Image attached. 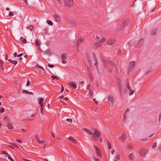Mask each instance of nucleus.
<instances>
[{
	"label": "nucleus",
	"mask_w": 161,
	"mask_h": 161,
	"mask_svg": "<svg viewBox=\"0 0 161 161\" xmlns=\"http://www.w3.org/2000/svg\"><path fill=\"white\" fill-rule=\"evenodd\" d=\"M82 129L83 130H84L89 135H92L93 134L92 132L90 130L84 128H83Z\"/></svg>",
	"instance_id": "nucleus-13"
},
{
	"label": "nucleus",
	"mask_w": 161,
	"mask_h": 161,
	"mask_svg": "<svg viewBox=\"0 0 161 161\" xmlns=\"http://www.w3.org/2000/svg\"><path fill=\"white\" fill-rule=\"evenodd\" d=\"M156 144L157 143L156 142L154 143L153 144L152 147L154 148H156Z\"/></svg>",
	"instance_id": "nucleus-43"
},
{
	"label": "nucleus",
	"mask_w": 161,
	"mask_h": 161,
	"mask_svg": "<svg viewBox=\"0 0 161 161\" xmlns=\"http://www.w3.org/2000/svg\"><path fill=\"white\" fill-rule=\"evenodd\" d=\"M157 31V30L156 29H153L151 32V34L152 35L154 36L156 34Z\"/></svg>",
	"instance_id": "nucleus-16"
},
{
	"label": "nucleus",
	"mask_w": 161,
	"mask_h": 161,
	"mask_svg": "<svg viewBox=\"0 0 161 161\" xmlns=\"http://www.w3.org/2000/svg\"><path fill=\"white\" fill-rule=\"evenodd\" d=\"M4 110H5V109L3 108V107L1 108L0 109V113H3V112H4Z\"/></svg>",
	"instance_id": "nucleus-45"
},
{
	"label": "nucleus",
	"mask_w": 161,
	"mask_h": 161,
	"mask_svg": "<svg viewBox=\"0 0 161 161\" xmlns=\"http://www.w3.org/2000/svg\"><path fill=\"white\" fill-rule=\"evenodd\" d=\"M93 57L94 60L95 61L97 60V58L96 57L95 54H93Z\"/></svg>",
	"instance_id": "nucleus-40"
},
{
	"label": "nucleus",
	"mask_w": 161,
	"mask_h": 161,
	"mask_svg": "<svg viewBox=\"0 0 161 161\" xmlns=\"http://www.w3.org/2000/svg\"><path fill=\"white\" fill-rule=\"evenodd\" d=\"M35 137H36V140H37V142L38 143H42V142L41 141L39 140V138H38V136H36Z\"/></svg>",
	"instance_id": "nucleus-37"
},
{
	"label": "nucleus",
	"mask_w": 161,
	"mask_h": 161,
	"mask_svg": "<svg viewBox=\"0 0 161 161\" xmlns=\"http://www.w3.org/2000/svg\"><path fill=\"white\" fill-rule=\"evenodd\" d=\"M38 103L41 106H43V99L42 98H40L38 99Z\"/></svg>",
	"instance_id": "nucleus-14"
},
{
	"label": "nucleus",
	"mask_w": 161,
	"mask_h": 161,
	"mask_svg": "<svg viewBox=\"0 0 161 161\" xmlns=\"http://www.w3.org/2000/svg\"><path fill=\"white\" fill-rule=\"evenodd\" d=\"M127 87L129 90L130 93L129 94V95L131 96L133 94V93L134 92L131 89V87L129 85V83H128L127 84Z\"/></svg>",
	"instance_id": "nucleus-11"
},
{
	"label": "nucleus",
	"mask_w": 161,
	"mask_h": 161,
	"mask_svg": "<svg viewBox=\"0 0 161 161\" xmlns=\"http://www.w3.org/2000/svg\"><path fill=\"white\" fill-rule=\"evenodd\" d=\"M35 43L36 45L38 47H40L41 45V42L39 39H37L36 40Z\"/></svg>",
	"instance_id": "nucleus-19"
},
{
	"label": "nucleus",
	"mask_w": 161,
	"mask_h": 161,
	"mask_svg": "<svg viewBox=\"0 0 161 161\" xmlns=\"http://www.w3.org/2000/svg\"><path fill=\"white\" fill-rule=\"evenodd\" d=\"M94 147L96 152L100 150L98 148L97 146H94Z\"/></svg>",
	"instance_id": "nucleus-42"
},
{
	"label": "nucleus",
	"mask_w": 161,
	"mask_h": 161,
	"mask_svg": "<svg viewBox=\"0 0 161 161\" xmlns=\"http://www.w3.org/2000/svg\"><path fill=\"white\" fill-rule=\"evenodd\" d=\"M66 121L70 122L71 123L72 122V119H66Z\"/></svg>",
	"instance_id": "nucleus-51"
},
{
	"label": "nucleus",
	"mask_w": 161,
	"mask_h": 161,
	"mask_svg": "<svg viewBox=\"0 0 161 161\" xmlns=\"http://www.w3.org/2000/svg\"><path fill=\"white\" fill-rule=\"evenodd\" d=\"M93 158L94 161H98V159L95 157L93 156Z\"/></svg>",
	"instance_id": "nucleus-57"
},
{
	"label": "nucleus",
	"mask_w": 161,
	"mask_h": 161,
	"mask_svg": "<svg viewBox=\"0 0 161 161\" xmlns=\"http://www.w3.org/2000/svg\"><path fill=\"white\" fill-rule=\"evenodd\" d=\"M64 2L65 6L68 7H72L74 5L73 0H65Z\"/></svg>",
	"instance_id": "nucleus-3"
},
{
	"label": "nucleus",
	"mask_w": 161,
	"mask_h": 161,
	"mask_svg": "<svg viewBox=\"0 0 161 161\" xmlns=\"http://www.w3.org/2000/svg\"><path fill=\"white\" fill-rule=\"evenodd\" d=\"M8 158L11 161H14L12 158L9 156V155H8Z\"/></svg>",
	"instance_id": "nucleus-53"
},
{
	"label": "nucleus",
	"mask_w": 161,
	"mask_h": 161,
	"mask_svg": "<svg viewBox=\"0 0 161 161\" xmlns=\"http://www.w3.org/2000/svg\"><path fill=\"white\" fill-rule=\"evenodd\" d=\"M64 86H63V85H62V89H61V92H63L64 91Z\"/></svg>",
	"instance_id": "nucleus-61"
},
{
	"label": "nucleus",
	"mask_w": 161,
	"mask_h": 161,
	"mask_svg": "<svg viewBox=\"0 0 161 161\" xmlns=\"http://www.w3.org/2000/svg\"><path fill=\"white\" fill-rule=\"evenodd\" d=\"M101 45L99 42H96L92 44V47L94 49H97Z\"/></svg>",
	"instance_id": "nucleus-6"
},
{
	"label": "nucleus",
	"mask_w": 161,
	"mask_h": 161,
	"mask_svg": "<svg viewBox=\"0 0 161 161\" xmlns=\"http://www.w3.org/2000/svg\"><path fill=\"white\" fill-rule=\"evenodd\" d=\"M148 151V149L144 148L140 149L139 150V153L142 157H145L146 154Z\"/></svg>",
	"instance_id": "nucleus-2"
},
{
	"label": "nucleus",
	"mask_w": 161,
	"mask_h": 161,
	"mask_svg": "<svg viewBox=\"0 0 161 161\" xmlns=\"http://www.w3.org/2000/svg\"><path fill=\"white\" fill-rule=\"evenodd\" d=\"M7 127H8V128L9 129L11 130L13 129V125L10 124H8L7 125Z\"/></svg>",
	"instance_id": "nucleus-31"
},
{
	"label": "nucleus",
	"mask_w": 161,
	"mask_h": 161,
	"mask_svg": "<svg viewBox=\"0 0 161 161\" xmlns=\"http://www.w3.org/2000/svg\"><path fill=\"white\" fill-rule=\"evenodd\" d=\"M61 58L62 60H64L66 58V55L65 53H64L62 54L61 56Z\"/></svg>",
	"instance_id": "nucleus-32"
},
{
	"label": "nucleus",
	"mask_w": 161,
	"mask_h": 161,
	"mask_svg": "<svg viewBox=\"0 0 161 161\" xmlns=\"http://www.w3.org/2000/svg\"><path fill=\"white\" fill-rule=\"evenodd\" d=\"M8 61H10V63H12L14 65H16L17 63V62L15 60H12L10 59H8Z\"/></svg>",
	"instance_id": "nucleus-23"
},
{
	"label": "nucleus",
	"mask_w": 161,
	"mask_h": 161,
	"mask_svg": "<svg viewBox=\"0 0 161 161\" xmlns=\"http://www.w3.org/2000/svg\"><path fill=\"white\" fill-rule=\"evenodd\" d=\"M27 28H29L31 31H33L34 30V26L32 25H30L29 26L27 27Z\"/></svg>",
	"instance_id": "nucleus-26"
},
{
	"label": "nucleus",
	"mask_w": 161,
	"mask_h": 161,
	"mask_svg": "<svg viewBox=\"0 0 161 161\" xmlns=\"http://www.w3.org/2000/svg\"><path fill=\"white\" fill-rule=\"evenodd\" d=\"M117 83H118V86L119 85V84L120 85H121V81H120V80L119 79H118L117 80Z\"/></svg>",
	"instance_id": "nucleus-47"
},
{
	"label": "nucleus",
	"mask_w": 161,
	"mask_h": 161,
	"mask_svg": "<svg viewBox=\"0 0 161 161\" xmlns=\"http://www.w3.org/2000/svg\"><path fill=\"white\" fill-rule=\"evenodd\" d=\"M28 91L27 90H24L23 91V93L28 94Z\"/></svg>",
	"instance_id": "nucleus-55"
},
{
	"label": "nucleus",
	"mask_w": 161,
	"mask_h": 161,
	"mask_svg": "<svg viewBox=\"0 0 161 161\" xmlns=\"http://www.w3.org/2000/svg\"><path fill=\"white\" fill-rule=\"evenodd\" d=\"M36 66L37 67H38L39 68H40L42 69H43V68L42 67H41V66H39V65L38 64H37V65H36Z\"/></svg>",
	"instance_id": "nucleus-56"
},
{
	"label": "nucleus",
	"mask_w": 161,
	"mask_h": 161,
	"mask_svg": "<svg viewBox=\"0 0 161 161\" xmlns=\"http://www.w3.org/2000/svg\"><path fill=\"white\" fill-rule=\"evenodd\" d=\"M84 38H79L78 39L76 43V46L78 47L80 43H82L83 41H84Z\"/></svg>",
	"instance_id": "nucleus-10"
},
{
	"label": "nucleus",
	"mask_w": 161,
	"mask_h": 161,
	"mask_svg": "<svg viewBox=\"0 0 161 161\" xmlns=\"http://www.w3.org/2000/svg\"><path fill=\"white\" fill-rule=\"evenodd\" d=\"M108 148L110 149L112 148V145L111 142L109 141L108 142Z\"/></svg>",
	"instance_id": "nucleus-29"
},
{
	"label": "nucleus",
	"mask_w": 161,
	"mask_h": 161,
	"mask_svg": "<svg viewBox=\"0 0 161 161\" xmlns=\"http://www.w3.org/2000/svg\"><path fill=\"white\" fill-rule=\"evenodd\" d=\"M128 20H124L123 21L122 25L124 27L125 26L128 25Z\"/></svg>",
	"instance_id": "nucleus-22"
},
{
	"label": "nucleus",
	"mask_w": 161,
	"mask_h": 161,
	"mask_svg": "<svg viewBox=\"0 0 161 161\" xmlns=\"http://www.w3.org/2000/svg\"><path fill=\"white\" fill-rule=\"evenodd\" d=\"M153 70V69H151V68H150L148 70L147 72V73L146 74V75H147V74H148V73L150 72H151Z\"/></svg>",
	"instance_id": "nucleus-41"
},
{
	"label": "nucleus",
	"mask_w": 161,
	"mask_h": 161,
	"mask_svg": "<svg viewBox=\"0 0 161 161\" xmlns=\"http://www.w3.org/2000/svg\"><path fill=\"white\" fill-rule=\"evenodd\" d=\"M107 69L110 73H112V70L109 67Z\"/></svg>",
	"instance_id": "nucleus-52"
},
{
	"label": "nucleus",
	"mask_w": 161,
	"mask_h": 161,
	"mask_svg": "<svg viewBox=\"0 0 161 161\" xmlns=\"http://www.w3.org/2000/svg\"><path fill=\"white\" fill-rule=\"evenodd\" d=\"M45 54L48 56H50V51L49 50H46L45 51Z\"/></svg>",
	"instance_id": "nucleus-28"
},
{
	"label": "nucleus",
	"mask_w": 161,
	"mask_h": 161,
	"mask_svg": "<svg viewBox=\"0 0 161 161\" xmlns=\"http://www.w3.org/2000/svg\"><path fill=\"white\" fill-rule=\"evenodd\" d=\"M51 136L53 137L54 138L55 137V135L53 133L52 131H51Z\"/></svg>",
	"instance_id": "nucleus-60"
},
{
	"label": "nucleus",
	"mask_w": 161,
	"mask_h": 161,
	"mask_svg": "<svg viewBox=\"0 0 161 161\" xmlns=\"http://www.w3.org/2000/svg\"><path fill=\"white\" fill-rule=\"evenodd\" d=\"M51 79L53 80H59L60 78L56 76L52 75L51 76Z\"/></svg>",
	"instance_id": "nucleus-27"
},
{
	"label": "nucleus",
	"mask_w": 161,
	"mask_h": 161,
	"mask_svg": "<svg viewBox=\"0 0 161 161\" xmlns=\"http://www.w3.org/2000/svg\"><path fill=\"white\" fill-rule=\"evenodd\" d=\"M124 28V27H123L122 25H121L119 28H116V31H119L122 29Z\"/></svg>",
	"instance_id": "nucleus-33"
},
{
	"label": "nucleus",
	"mask_w": 161,
	"mask_h": 161,
	"mask_svg": "<svg viewBox=\"0 0 161 161\" xmlns=\"http://www.w3.org/2000/svg\"><path fill=\"white\" fill-rule=\"evenodd\" d=\"M95 63L94 64V65L96 66V67L97 69H98V67L97 65L98 64V61H97V60L95 61Z\"/></svg>",
	"instance_id": "nucleus-39"
},
{
	"label": "nucleus",
	"mask_w": 161,
	"mask_h": 161,
	"mask_svg": "<svg viewBox=\"0 0 161 161\" xmlns=\"http://www.w3.org/2000/svg\"><path fill=\"white\" fill-rule=\"evenodd\" d=\"M129 159L130 160H133V159H132V158H134V154L133 153H131L129 156Z\"/></svg>",
	"instance_id": "nucleus-30"
},
{
	"label": "nucleus",
	"mask_w": 161,
	"mask_h": 161,
	"mask_svg": "<svg viewBox=\"0 0 161 161\" xmlns=\"http://www.w3.org/2000/svg\"><path fill=\"white\" fill-rule=\"evenodd\" d=\"M116 40L115 38H113L107 41V44L108 45H112L115 42Z\"/></svg>",
	"instance_id": "nucleus-7"
},
{
	"label": "nucleus",
	"mask_w": 161,
	"mask_h": 161,
	"mask_svg": "<svg viewBox=\"0 0 161 161\" xmlns=\"http://www.w3.org/2000/svg\"><path fill=\"white\" fill-rule=\"evenodd\" d=\"M3 60L0 59V67L1 69L3 70H4V68L3 67Z\"/></svg>",
	"instance_id": "nucleus-21"
},
{
	"label": "nucleus",
	"mask_w": 161,
	"mask_h": 161,
	"mask_svg": "<svg viewBox=\"0 0 161 161\" xmlns=\"http://www.w3.org/2000/svg\"><path fill=\"white\" fill-rule=\"evenodd\" d=\"M129 111V108H127L126 110V112L124 115V117L123 118V120L125 121L126 119V114L127 112H128Z\"/></svg>",
	"instance_id": "nucleus-20"
},
{
	"label": "nucleus",
	"mask_w": 161,
	"mask_h": 161,
	"mask_svg": "<svg viewBox=\"0 0 161 161\" xmlns=\"http://www.w3.org/2000/svg\"><path fill=\"white\" fill-rule=\"evenodd\" d=\"M69 84L74 88L75 89L77 88V86L75 83L73 81L70 82Z\"/></svg>",
	"instance_id": "nucleus-17"
},
{
	"label": "nucleus",
	"mask_w": 161,
	"mask_h": 161,
	"mask_svg": "<svg viewBox=\"0 0 161 161\" xmlns=\"http://www.w3.org/2000/svg\"><path fill=\"white\" fill-rule=\"evenodd\" d=\"M96 153L98 156H100L101 158L102 157L101 153L100 150L96 152Z\"/></svg>",
	"instance_id": "nucleus-35"
},
{
	"label": "nucleus",
	"mask_w": 161,
	"mask_h": 161,
	"mask_svg": "<svg viewBox=\"0 0 161 161\" xmlns=\"http://www.w3.org/2000/svg\"><path fill=\"white\" fill-rule=\"evenodd\" d=\"M20 40L21 42H22L24 44L26 42V39L22 37H21L20 38Z\"/></svg>",
	"instance_id": "nucleus-24"
},
{
	"label": "nucleus",
	"mask_w": 161,
	"mask_h": 161,
	"mask_svg": "<svg viewBox=\"0 0 161 161\" xmlns=\"http://www.w3.org/2000/svg\"><path fill=\"white\" fill-rule=\"evenodd\" d=\"M2 154H6L7 155H9V154L5 151H3L1 152Z\"/></svg>",
	"instance_id": "nucleus-38"
},
{
	"label": "nucleus",
	"mask_w": 161,
	"mask_h": 161,
	"mask_svg": "<svg viewBox=\"0 0 161 161\" xmlns=\"http://www.w3.org/2000/svg\"><path fill=\"white\" fill-rule=\"evenodd\" d=\"M107 62L109 63L110 65L114 67L115 69H117V67L115 65V64L109 59H108L107 60Z\"/></svg>",
	"instance_id": "nucleus-9"
},
{
	"label": "nucleus",
	"mask_w": 161,
	"mask_h": 161,
	"mask_svg": "<svg viewBox=\"0 0 161 161\" xmlns=\"http://www.w3.org/2000/svg\"><path fill=\"white\" fill-rule=\"evenodd\" d=\"M3 119H4V120H5L7 122H8V118L7 116L5 117Z\"/></svg>",
	"instance_id": "nucleus-49"
},
{
	"label": "nucleus",
	"mask_w": 161,
	"mask_h": 161,
	"mask_svg": "<svg viewBox=\"0 0 161 161\" xmlns=\"http://www.w3.org/2000/svg\"><path fill=\"white\" fill-rule=\"evenodd\" d=\"M106 38L105 37H103L99 42L101 45L106 41Z\"/></svg>",
	"instance_id": "nucleus-25"
},
{
	"label": "nucleus",
	"mask_w": 161,
	"mask_h": 161,
	"mask_svg": "<svg viewBox=\"0 0 161 161\" xmlns=\"http://www.w3.org/2000/svg\"><path fill=\"white\" fill-rule=\"evenodd\" d=\"M69 139L70 140L72 141L75 144H77V142L76 140L72 136H69Z\"/></svg>",
	"instance_id": "nucleus-18"
},
{
	"label": "nucleus",
	"mask_w": 161,
	"mask_h": 161,
	"mask_svg": "<svg viewBox=\"0 0 161 161\" xmlns=\"http://www.w3.org/2000/svg\"><path fill=\"white\" fill-rule=\"evenodd\" d=\"M53 17H54L55 19L58 22H60V17L56 15H53Z\"/></svg>",
	"instance_id": "nucleus-15"
},
{
	"label": "nucleus",
	"mask_w": 161,
	"mask_h": 161,
	"mask_svg": "<svg viewBox=\"0 0 161 161\" xmlns=\"http://www.w3.org/2000/svg\"><path fill=\"white\" fill-rule=\"evenodd\" d=\"M135 61H132L130 62L129 64V67L128 69V73L130 72L132 70V68L135 66Z\"/></svg>",
	"instance_id": "nucleus-5"
},
{
	"label": "nucleus",
	"mask_w": 161,
	"mask_h": 161,
	"mask_svg": "<svg viewBox=\"0 0 161 161\" xmlns=\"http://www.w3.org/2000/svg\"><path fill=\"white\" fill-rule=\"evenodd\" d=\"M47 23L49 25H50V20H47Z\"/></svg>",
	"instance_id": "nucleus-64"
},
{
	"label": "nucleus",
	"mask_w": 161,
	"mask_h": 161,
	"mask_svg": "<svg viewBox=\"0 0 161 161\" xmlns=\"http://www.w3.org/2000/svg\"><path fill=\"white\" fill-rule=\"evenodd\" d=\"M121 53V49H119L118 51V54H120Z\"/></svg>",
	"instance_id": "nucleus-54"
},
{
	"label": "nucleus",
	"mask_w": 161,
	"mask_h": 161,
	"mask_svg": "<svg viewBox=\"0 0 161 161\" xmlns=\"http://www.w3.org/2000/svg\"><path fill=\"white\" fill-rule=\"evenodd\" d=\"M93 136L94 138H98L101 135V133L97 129H94L93 130Z\"/></svg>",
	"instance_id": "nucleus-4"
},
{
	"label": "nucleus",
	"mask_w": 161,
	"mask_h": 161,
	"mask_svg": "<svg viewBox=\"0 0 161 161\" xmlns=\"http://www.w3.org/2000/svg\"><path fill=\"white\" fill-rule=\"evenodd\" d=\"M127 136L124 133H123L122 134V136L120 138V140L122 142H124L125 140L126 139Z\"/></svg>",
	"instance_id": "nucleus-12"
},
{
	"label": "nucleus",
	"mask_w": 161,
	"mask_h": 161,
	"mask_svg": "<svg viewBox=\"0 0 161 161\" xmlns=\"http://www.w3.org/2000/svg\"><path fill=\"white\" fill-rule=\"evenodd\" d=\"M93 93V92L92 91H90V96H92V95Z\"/></svg>",
	"instance_id": "nucleus-63"
},
{
	"label": "nucleus",
	"mask_w": 161,
	"mask_h": 161,
	"mask_svg": "<svg viewBox=\"0 0 161 161\" xmlns=\"http://www.w3.org/2000/svg\"><path fill=\"white\" fill-rule=\"evenodd\" d=\"M64 59H64V60H62V63L64 64H65L67 62V61H66Z\"/></svg>",
	"instance_id": "nucleus-58"
},
{
	"label": "nucleus",
	"mask_w": 161,
	"mask_h": 161,
	"mask_svg": "<svg viewBox=\"0 0 161 161\" xmlns=\"http://www.w3.org/2000/svg\"><path fill=\"white\" fill-rule=\"evenodd\" d=\"M144 42V39L143 38L141 39L140 42L137 41H136L134 42V45L135 47L137 48H140Z\"/></svg>",
	"instance_id": "nucleus-1"
},
{
	"label": "nucleus",
	"mask_w": 161,
	"mask_h": 161,
	"mask_svg": "<svg viewBox=\"0 0 161 161\" xmlns=\"http://www.w3.org/2000/svg\"><path fill=\"white\" fill-rule=\"evenodd\" d=\"M93 101L94 102V103L96 104H97L98 103V102L96 101L95 99L94 98L93 99Z\"/></svg>",
	"instance_id": "nucleus-59"
},
{
	"label": "nucleus",
	"mask_w": 161,
	"mask_h": 161,
	"mask_svg": "<svg viewBox=\"0 0 161 161\" xmlns=\"http://www.w3.org/2000/svg\"><path fill=\"white\" fill-rule=\"evenodd\" d=\"M23 55V53H21L17 55L18 57H20L21 56H22Z\"/></svg>",
	"instance_id": "nucleus-62"
},
{
	"label": "nucleus",
	"mask_w": 161,
	"mask_h": 161,
	"mask_svg": "<svg viewBox=\"0 0 161 161\" xmlns=\"http://www.w3.org/2000/svg\"><path fill=\"white\" fill-rule=\"evenodd\" d=\"M88 73L89 74V76L90 78L91 79V80H92V73L89 70H88Z\"/></svg>",
	"instance_id": "nucleus-36"
},
{
	"label": "nucleus",
	"mask_w": 161,
	"mask_h": 161,
	"mask_svg": "<svg viewBox=\"0 0 161 161\" xmlns=\"http://www.w3.org/2000/svg\"><path fill=\"white\" fill-rule=\"evenodd\" d=\"M118 87L119 90V92L120 93H121V92H122V87H121V85H120L119 84V85L118 86Z\"/></svg>",
	"instance_id": "nucleus-34"
},
{
	"label": "nucleus",
	"mask_w": 161,
	"mask_h": 161,
	"mask_svg": "<svg viewBox=\"0 0 161 161\" xmlns=\"http://www.w3.org/2000/svg\"><path fill=\"white\" fill-rule=\"evenodd\" d=\"M40 110V113H41L42 114H43V112H42V111H43V106H41Z\"/></svg>",
	"instance_id": "nucleus-44"
},
{
	"label": "nucleus",
	"mask_w": 161,
	"mask_h": 161,
	"mask_svg": "<svg viewBox=\"0 0 161 161\" xmlns=\"http://www.w3.org/2000/svg\"><path fill=\"white\" fill-rule=\"evenodd\" d=\"M116 158L117 160H119L120 158V156L118 154L117 155V156L116 157Z\"/></svg>",
	"instance_id": "nucleus-50"
},
{
	"label": "nucleus",
	"mask_w": 161,
	"mask_h": 161,
	"mask_svg": "<svg viewBox=\"0 0 161 161\" xmlns=\"http://www.w3.org/2000/svg\"><path fill=\"white\" fill-rule=\"evenodd\" d=\"M31 82L30 81H29V80L28 79H27V86H29L31 84Z\"/></svg>",
	"instance_id": "nucleus-48"
},
{
	"label": "nucleus",
	"mask_w": 161,
	"mask_h": 161,
	"mask_svg": "<svg viewBox=\"0 0 161 161\" xmlns=\"http://www.w3.org/2000/svg\"><path fill=\"white\" fill-rule=\"evenodd\" d=\"M108 101L109 102H110V103L112 104H113L114 103V99L113 97L111 95H109L108 96Z\"/></svg>",
	"instance_id": "nucleus-8"
},
{
	"label": "nucleus",
	"mask_w": 161,
	"mask_h": 161,
	"mask_svg": "<svg viewBox=\"0 0 161 161\" xmlns=\"http://www.w3.org/2000/svg\"><path fill=\"white\" fill-rule=\"evenodd\" d=\"M13 15H14V14H13V12H9V16L10 17H11V16H13Z\"/></svg>",
	"instance_id": "nucleus-46"
}]
</instances>
